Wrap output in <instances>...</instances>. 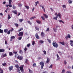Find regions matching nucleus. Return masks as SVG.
Instances as JSON below:
<instances>
[{
	"instance_id": "25",
	"label": "nucleus",
	"mask_w": 73,
	"mask_h": 73,
	"mask_svg": "<svg viewBox=\"0 0 73 73\" xmlns=\"http://www.w3.org/2000/svg\"><path fill=\"white\" fill-rule=\"evenodd\" d=\"M8 31V30L7 29H5L4 30V32L5 33H7Z\"/></svg>"
},
{
	"instance_id": "39",
	"label": "nucleus",
	"mask_w": 73,
	"mask_h": 73,
	"mask_svg": "<svg viewBox=\"0 0 73 73\" xmlns=\"http://www.w3.org/2000/svg\"><path fill=\"white\" fill-rule=\"evenodd\" d=\"M23 20L24 19H21L19 20V21L20 23H21V22H22V21H23Z\"/></svg>"
},
{
	"instance_id": "10",
	"label": "nucleus",
	"mask_w": 73,
	"mask_h": 73,
	"mask_svg": "<svg viewBox=\"0 0 73 73\" xmlns=\"http://www.w3.org/2000/svg\"><path fill=\"white\" fill-rule=\"evenodd\" d=\"M19 69H20V70L21 72H23V66H20L19 67Z\"/></svg>"
},
{
	"instance_id": "41",
	"label": "nucleus",
	"mask_w": 73,
	"mask_h": 73,
	"mask_svg": "<svg viewBox=\"0 0 73 73\" xmlns=\"http://www.w3.org/2000/svg\"><path fill=\"white\" fill-rule=\"evenodd\" d=\"M30 46H31V44L30 43H29L27 44V47H28V48H29Z\"/></svg>"
},
{
	"instance_id": "63",
	"label": "nucleus",
	"mask_w": 73,
	"mask_h": 73,
	"mask_svg": "<svg viewBox=\"0 0 73 73\" xmlns=\"http://www.w3.org/2000/svg\"><path fill=\"white\" fill-rule=\"evenodd\" d=\"M49 28H48L47 29H46V31H49Z\"/></svg>"
},
{
	"instance_id": "14",
	"label": "nucleus",
	"mask_w": 73,
	"mask_h": 73,
	"mask_svg": "<svg viewBox=\"0 0 73 73\" xmlns=\"http://www.w3.org/2000/svg\"><path fill=\"white\" fill-rule=\"evenodd\" d=\"M5 52V49H0V52L1 53V52Z\"/></svg>"
},
{
	"instance_id": "20",
	"label": "nucleus",
	"mask_w": 73,
	"mask_h": 73,
	"mask_svg": "<svg viewBox=\"0 0 73 73\" xmlns=\"http://www.w3.org/2000/svg\"><path fill=\"white\" fill-rule=\"evenodd\" d=\"M36 17L35 16H34L33 17L31 18H30V20H33V19H36Z\"/></svg>"
},
{
	"instance_id": "5",
	"label": "nucleus",
	"mask_w": 73,
	"mask_h": 73,
	"mask_svg": "<svg viewBox=\"0 0 73 73\" xmlns=\"http://www.w3.org/2000/svg\"><path fill=\"white\" fill-rule=\"evenodd\" d=\"M24 35V34L23 33V32H21L19 33V34H18V36L19 37L21 36H23Z\"/></svg>"
},
{
	"instance_id": "6",
	"label": "nucleus",
	"mask_w": 73,
	"mask_h": 73,
	"mask_svg": "<svg viewBox=\"0 0 73 73\" xmlns=\"http://www.w3.org/2000/svg\"><path fill=\"white\" fill-rule=\"evenodd\" d=\"M35 37L37 39H40V36L38 35V34L36 33L35 34Z\"/></svg>"
},
{
	"instance_id": "40",
	"label": "nucleus",
	"mask_w": 73,
	"mask_h": 73,
	"mask_svg": "<svg viewBox=\"0 0 73 73\" xmlns=\"http://www.w3.org/2000/svg\"><path fill=\"white\" fill-rule=\"evenodd\" d=\"M37 4H39V1H37L36 2H35V5L37 6Z\"/></svg>"
},
{
	"instance_id": "27",
	"label": "nucleus",
	"mask_w": 73,
	"mask_h": 73,
	"mask_svg": "<svg viewBox=\"0 0 73 73\" xmlns=\"http://www.w3.org/2000/svg\"><path fill=\"white\" fill-rule=\"evenodd\" d=\"M57 58V60H60V56H59L58 55V54H56Z\"/></svg>"
},
{
	"instance_id": "52",
	"label": "nucleus",
	"mask_w": 73,
	"mask_h": 73,
	"mask_svg": "<svg viewBox=\"0 0 73 73\" xmlns=\"http://www.w3.org/2000/svg\"><path fill=\"white\" fill-rule=\"evenodd\" d=\"M54 29V32H56V31H57V29Z\"/></svg>"
},
{
	"instance_id": "47",
	"label": "nucleus",
	"mask_w": 73,
	"mask_h": 73,
	"mask_svg": "<svg viewBox=\"0 0 73 73\" xmlns=\"http://www.w3.org/2000/svg\"><path fill=\"white\" fill-rule=\"evenodd\" d=\"M19 53L20 54H23V51L22 50H20L19 51Z\"/></svg>"
},
{
	"instance_id": "49",
	"label": "nucleus",
	"mask_w": 73,
	"mask_h": 73,
	"mask_svg": "<svg viewBox=\"0 0 73 73\" xmlns=\"http://www.w3.org/2000/svg\"><path fill=\"white\" fill-rule=\"evenodd\" d=\"M41 18L43 20H45V18H44V17H41Z\"/></svg>"
},
{
	"instance_id": "34",
	"label": "nucleus",
	"mask_w": 73,
	"mask_h": 73,
	"mask_svg": "<svg viewBox=\"0 0 73 73\" xmlns=\"http://www.w3.org/2000/svg\"><path fill=\"white\" fill-rule=\"evenodd\" d=\"M68 3L69 4H72V0H69Z\"/></svg>"
},
{
	"instance_id": "26",
	"label": "nucleus",
	"mask_w": 73,
	"mask_h": 73,
	"mask_svg": "<svg viewBox=\"0 0 73 73\" xmlns=\"http://www.w3.org/2000/svg\"><path fill=\"white\" fill-rule=\"evenodd\" d=\"M36 23H37L38 24H41V21L37 20L36 21Z\"/></svg>"
},
{
	"instance_id": "59",
	"label": "nucleus",
	"mask_w": 73,
	"mask_h": 73,
	"mask_svg": "<svg viewBox=\"0 0 73 73\" xmlns=\"http://www.w3.org/2000/svg\"><path fill=\"white\" fill-rule=\"evenodd\" d=\"M17 52H13V53H14V54H17Z\"/></svg>"
},
{
	"instance_id": "43",
	"label": "nucleus",
	"mask_w": 73,
	"mask_h": 73,
	"mask_svg": "<svg viewBox=\"0 0 73 73\" xmlns=\"http://www.w3.org/2000/svg\"><path fill=\"white\" fill-rule=\"evenodd\" d=\"M42 9H43L44 11V12H45V8H44V6H42Z\"/></svg>"
},
{
	"instance_id": "1",
	"label": "nucleus",
	"mask_w": 73,
	"mask_h": 73,
	"mask_svg": "<svg viewBox=\"0 0 73 73\" xmlns=\"http://www.w3.org/2000/svg\"><path fill=\"white\" fill-rule=\"evenodd\" d=\"M52 45L54 46L55 48H57L58 46V45L57 43H56L55 42H53L52 43Z\"/></svg>"
},
{
	"instance_id": "24",
	"label": "nucleus",
	"mask_w": 73,
	"mask_h": 73,
	"mask_svg": "<svg viewBox=\"0 0 73 73\" xmlns=\"http://www.w3.org/2000/svg\"><path fill=\"white\" fill-rule=\"evenodd\" d=\"M0 70L1 71V72H0V73H3V72H4L3 70V69H2L1 68H0Z\"/></svg>"
},
{
	"instance_id": "13",
	"label": "nucleus",
	"mask_w": 73,
	"mask_h": 73,
	"mask_svg": "<svg viewBox=\"0 0 73 73\" xmlns=\"http://www.w3.org/2000/svg\"><path fill=\"white\" fill-rule=\"evenodd\" d=\"M57 15L58 16L59 18L60 19H61V14L60 13H58Z\"/></svg>"
},
{
	"instance_id": "7",
	"label": "nucleus",
	"mask_w": 73,
	"mask_h": 73,
	"mask_svg": "<svg viewBox=\"0 0 73 73\" xmlns=\"http://www.w3.org/2000/svg\"><path fill=\"white\" fill-rule=\"evenodd\" d=\"M68 36H66V37H65V38L66 39V40H67V39H68V38H70V34H68Z\"/></svg>"
},
{
	"instance_id": "60",
	"label": "nucleus",
	"mask_w": 73,
	"mask_h": 73,
	"mask_svg": "<svg viewBox=\"0 0 73 73\" xmlns=\"http://www.w3.org/2000/svg\"><path fill=\"white\" fill-rule=\"evenodd\" d=\"M66 60H64V64H65V65H66Z\"/></svg>"
},
{
	"instance_id": "45",
	"label": "nucleus",
	"mask_w": 73,
	"mask_h": 73,
	"mask_svg": "<svg viewBox=\"0 0 73 73\" xmlns=\"http://www.w3.org/2000/svg\"><path fill=\"white\" fill-rule=\"evenodd\" d=\"M35 44V41H33L32 42V45H34Z\"/></svg>"
},
{
	"instance_id": "58",
	"label": "nucleus",
	"mask_w": 73,
	"mask_h": 73,
	"mask_svg": "<svg viewBox=\"0 0 73 73\" xmlns=\"http://www.w3.org/2000/svg\"><path fill=\"white\" fill-rule=\"evenodd\" d=\"M8 6L9 7H12V6L11 5H8Z\"/></svg>"
},
{
	"instance_id": "54",
	"label": "nucleus",
	"mask_w": 73,
	"mask_h": 73,
	"mask_svg": "<svg viewBox=\"0 0 73 73\" xmlns=\"http://www.w3.org/2000/svg\"><path fill=\"white\" fill-rule=\"evenodd\" d=\"M62 7H63V8H66V6L65 5H63L62 6Z\"/></svg>"
},
{
	"instance_id": "16",
	"label": "nucleus",
	"mask_w": 73,
	"mask_h": 73,
	"mask_svg": "<svg viewBox=\"0 0 73 73\" xmlns=\"http://www.w3.org/2000/svg\"><path fill=\"white\" fill-rule=\"evenodd\" d=\"M70 45H71V46H73V41L71 40H70Z\"/></svg>"
},
{
	"instance_id": "57",
	"label": "nucleus",
	"mask_w": 73,
	"mask_h": 73,
	"mask_svg": "<svg viewBox=\"0 0 73 73\" xmlns=\"http://www.w3.org/2000/svg\"><path fill=\"white\" fill-rule=\"evenodd\" d=\"M52 66H53V65L51 64L49 67L50 68H52Z\"/></svg>"
},
{
	"instance_id": "29",
	"label": "nucleus",
	"mask_w": 73,
	"mask_h": 73,
	"mask_svg": "<svg viewBox=\"0 0 73 73\" xmlns=\"http://www.w3.org/2000/svg\"><path fill=\"white\" fill-rule=\"evenodd\" d=\"M27 23H28V24H30V25H32V22H31V21H27Z\"/></svg>"
},
{
	"instance_id": "36",
	"label": "nucleus",
	"mask_w": 73,
	"mask_h": 73,
	"mask_svg": "<svg viewBox=\"0 0 73 73\" xmlns=\"http://www.w3.org/2000/svg\"><path fill=\"white\" fill-rule=\"evenodd\" d=\"M11 17L10 16V15H8V19L9 20V19H11Z\"/></svg>"
},
{
	"instance_id": "53",
	"label": "nucleus",
	"mask_w": 73,
	"mask_h": 73,
	"mask_svg": "<svg viewBox=\"0 0 73 73\" xmlns=\"http://www.w3.org/2000/svg\"><path fill=\"white\" fill-rule=\"evenodd\" d=\"M65 70H64V69H63L62 71V73H65Z\"/></svg>"
},
{
	"instance_id": "64",
	"label": "nucleus",
	"mask_w": 73,
	"mask_h": 73,
	"mask_svg": "<svg viewBox=\"0 0 73 73\" xmlns=\"http://www.w3.org/2000/svg\"><path fill=\"white\" fill-rule=\"evenodd\" d=\"M42 73H47V72L46 71H44L42 72Z\"/></svg>"
},
{
	"instance_id": "30",
	"label": "nucleus",
	"mask_w": 73,
	"mask_h": 73,
	"mask_svg": "<svg viewBox=\"0 0 73 73\" xmlns=\"http://www.w3.org/2000/svg\"><path fill=\"white\" fill-rule=\"evenodd\" d=\"M3 30H1V29H0V33H3Z\"/></svg>"
},
{
	"instance_id": "28",
	"label": "nucleus",
	"mask_w": 73,
	"mask_h": 73,
	"mask_svg": "<svg viewBox=\"0 0 73 73\" xmlns=\"http://www.w3.org/2000/svg\"><path fill=\"white\" fill-rule=\"evenodd\" d=\"M16 8V7H15V5H13V9H15Z\"/></svg>"
},
{
	"instance_id": "42",
	"label": "nucleus",
	"mask_w": 73,
	"mask_h": 73,
	"mask_svg": "<svg viewBox=\"0 0 73 73\" xmlns=\"http://www.w3.org/2000/svg\"><path fill=\"white\" fill-rule=\"evenodd\" d=\"M59 23H64V22L62 21V20H59Z\"/></svg>"
},
{
	"instance_id": "9",
	"label": "nucleus",
	"mask_w": 73,
	"mask_h": 73,
	"mask_svg": "<svg viewBox=\"0 0 73 73\" xmlns=\"http://www.w3.org/2000/svg\"><path fill=\"white\" fill-rule=\"evenodd\" d=\"M40 35L42 37H45V33L44 32H42Z\"/></svg>"
},
{
	"instance_id": "11",
	"label": "nucleus",
	"mask_w": 73,
	"mask_h": 73,
	"mask_svg": "<svg viewBox=\"0 0 73 73\" xmlns=\"http://www.w3.org/2000/svg\"><path fill=\"white\" fill-rule=\"evenodd\" d=\"M50 62V58H47L46 61V63H49Z\"/></svg>"
},
{
	"instance_id": "44",
	"label": "nucleus",
	"mask_w": 73,
	"mask_h": 73,
	"mask_svg": "<svg viewBox=\"0 0 73 73\" xmlns=\"http://www.w3.org/2000/svg\"><path fill=\"white\" fill-rule=\"evenodd\" d=\"M25 7L27 9H29V7L28 6H25Z\"/></svg>"
},
{
	"instance_id": "8",
	"label": "nucleus",
	"mask_w": 73,
	"mask_h": 73,
	"mask_svg": "<svg viewBox=\"0 0 73 73\" xmlns=\"http://www.w3.org/2000/svg\"><path fill=\"white\" fill-rule=\"evenodd\" d=\"M13 66H11L9 67V71H11L13 69Z\"/></svg>"
},
{
	"instance_id": "50",
	"label": "nucleus",
	"mask_w": 73,
	"mask_h": 73,
	"mask_svg": "<svg viewBox=\"0 0 73 73\" xmlns=\"http://www.w3.org/2000/svg\"><path fill=\"white\" fill-rule=\"evenodd\" d=\"M22 38V37L21 36L19 37L18 40H21Z\"/></svg>"
},
{
	"instance_id": "38",
	"label": "nucleus",
	"mask_w": 73,
	"mask_h": 73,
	"mask_svg": "<svg viewBox=\"0 0 73 73\" xmlns=\"http://www.w3.org/2000/svg\"><path fill=\"white\" fill-rule=\"evenodd\" d=\"M3 66H4L7 65V63H3L2 64Z\"/></svg>"
},
{
	"instance_id": "4",
	"label": "nucleus",
	"mask_w": 73,
	"mask_h": 73,
	"mask_svg": "<svg viewBox=\"0 0 73 73\" xmlns=\"http://www.w3.org/2000/svg\"><path fill=\"white\" fill-rule=\"evenodd\" d=\"M55 15L56 16V17H54L53 18V20H57V18H58V15L57 13H56L55 14Z\"/></svg>"
},
{
	"instance_id": "18",
	"label": "nucleus",
	"mask_w": 73,
	"mask_h": 73,
	"mask_svg": "<svg viewBox=\"0 0 73 73\" xmlns=\"http://www.w3.org/2000/svg\"><path fill=\"white\" fill-rule=\"evenodd\" d=\"M23 28H21V29H19L18 30V32H20L21 31H23Z\"/></svg>"
},
{
	"instance_id": "55",
	"label": "nucleus",
	"mask_w": 73,
	"mask_h": 73,
	"mask_svg": "<svg viewBox=\"0 0 73 73\" xmlns=\"http://www.w3.org/2000/svg\"><path fill=\"white\" fill-rule=\"evenodd\" d=\"M33 67H34V66H36V63H34L33 64Z\"/></svg>"
},
{
	"instance_id": "33",
	"label": "nucleus",
	"mask_w": 73,
	"mask_h": 73,
	"mask_svg": "<svg viewBox=\"0 0 73 73\" xmlns=\"http://www.w3.org/2000/svg\"><path fill=\"white\" fill-rule=\"evenodd\" d=\"M29 73H33V71L32 70H31V69H29Z\"/></svg>"
},
{
	"instance_id": "12",
	"label": "nucleus",
	"mask_w": 73,
	"mask_h": 73,
	"mask_svg": "<svg viewBox=\"0 0 73 73\" xmlns=\"http://www.w3.org/2000/svg\"><path fill=\"white\" fill-rule=\"evenodd\" d=\"M12 12L14 13H15V15H17V11L16 10L13 11Z\"/></svg>"
},
{
	"instance_id": "32",
	"label": "nucleus",
	"mask_w": 73,
	"mask_h": 73,
	"mask_svg": "<svg viewBox=\"0 0 73 73\" xmlns=\"http://www.w3.org/2000/svg\"><path fill=\"white\" fill-rule=\"evenodd\" d=\"M11 2H12V0H9V5H11Z\"/></svg>"
},
{
	"instance_id": "15",
	"label": "nucleus",
	"mask_w": 73,
	"mask_h": 73,
	"mask_svg": "<svg viewBox=\"0 0 73 73\" xmlns=\"http://www.w3.org/2000/svg\"><path fill=\"white\" fill-rule=\"evenodd\" d=\"M43 15L46 18V19H48V15H47L45 14H44Z\"/></svg>"
},
{
	"instance_id": "35",
	"label": "nucleus",
	"mask_w": 73,
	"mask_h": 73,
	"mask_svg": "<svg viewBox=\"0 0 73 73\" xmlns=\"http://www.w3.org/2000/svg\"><path fill=\"white\" fill-rule=\"evenodd\" d=\"M39 42L40 44H43V43H44V41L41 40Z\"/></svg>"
},
{
	"instance_id": "62",
	"label": "nucleus",
	"mask_w": 73,
	"mask_h": 73,
	"mask_svg": "<svg viewBox=\"0 0 73 73\" xmlns=\"http://www.w3.org/2000/svg\"><path fill=\"white\" fill-rule=\"evenodd\" d=\"M5 44H7V41H5Z\"/></svg>"
},
{
	"instance_id": "17",
	"label": "nucleus",
	"mask_w": 73,
	"mask_h": 73,
	"mask_svg": "<svg viewBox=\"0 0 73 73\" xmlns=\"http://www.w3.org/2000/svg\"><path fill=\"white\" fill-rule=\"evenodd\" d=\"M9 55L10 56H13V53L11 52H9Z\"/></svg>"
},
{
	"instance_id": "48",
	"label": "nucleus",
	"mask_w": 73,
	"mask_h": 73,
	"mask_svg": "<svg viewBox=\"0 0 73 73\" xmlns=\"http://www.w3.org/2000/svg\"><path fill=\"white\" fill-rule=\"evenodd\" d=\"M47 41H48V42H49V43H51V40H50L47 39Z\"/></svg>"
},
{
	"instance_id": "22",
	"label": "nucleus",
	"mask_w": 73,
	"mask_h": 73,
	"mask_svg": "<svg viewBox=\"0 0 73 73\" xmlns=\"http://www.w3.org/2000/svg\"><path fill=\"white\" fill-rule=\"evenodd\" d=\"M59 43H60V44L62 45H65V43L64 42H60Z\"/></svg>"
},
{
	"instance_id": "61",
	"label": "nucleus",
	"mask_w": 73,
	"mask_h": 73,
	"mask_svg": "<svg viewBox=\"0 0 73 73\" xmlns=\"http://www.w3.org/2000/svg\"><path fill=\"white\" fill-rule=\"evenodd\" d=\"M66 73H72V72H69V71H67L66 72Z\"/></svg>"
},
{
	"instance_id": "2",
	"label": "nucleus",
	"mask_w": 73,
	"mask_h": 73,
	"mask_svg": "<svg viewBox=\"0 0 73 73\" xmlns=\"http://www.w3.org/2000/svg\"><path fill=\"white\" fill-rule=\"evenodd\" d=\"M40 65L41 66V69H42L44 68V63L42 61L40 63Z\"/></svg>"
},
{
	"instance_id": "23",
	"label": "nucleus",
	"mask_w": 73,
	"mask_h": 73,
	"mask_svg": "<svg viewBox=\"0 0 73 73\" xmlns=\"http://www.w3.org/2000/svg\"><path fill=\"white\" fill-rule=\"evenodd\" d=\"M28 59H26V61L25 62L26 64H29V63H28Z\"/></svg>"
},
{
	"instance_id": "19",
	"label": "nucleus",
	"mask_w": 73,
	"mask_h": 73,
	"mask_svg": "<svg viewBox=\"0 0 73 73\" xmlns=\"http://www.w3.org/2000/svg\"><path fill=\"white\" fill-rule=\"evenodd\" d=\"M7 54L5 53L2 56V57H7Z\"/></svg>"
},
{
	"instance_id": "31",
	"label": "nucleus",
	"mask_w": 73,
	"mask_h": 73,
	"mask_svg": "<svg viewBox=\"0 0 73 73\" xmlns=\"http://www.w3.org/2000/svg\"><path fill=\"white\" fill-rule=\"evenodd\" d=\"M11 33V30H9L7 32V35H9Z\"/></svg>"
},
{
	"instance_id": "21",
	"label": "nucleus",
	"mask_w": 73,
	"mask_h": 73,
	"mask_svg": "<svg viewBox=\"0 0 73 73\" xmlns=\"http://www.w3.org/2000/svg\"><path fill=\"white\" fill-rule=\"evenodd\" d=\"M35 28L36 31H39V28L37 26H35Z\"/></svg>"
},
{
	"instance_id": "37",
	"label": "nucleus",
	"mask_w": 73,
	"mask_h": 73,
	"mask_svg": "<svg viewBox=\"0 0 73 73\" xmlns=\"http://www.w3.org/2000/svg\"><path fill=\"white\" fill-rule=\"evenodd\" d=\"M14 38H15V36H13L11 37V39H14Z\"/></svg>"
},
{
	"instance_id": "51",
	"label": "nucleus",
	"mask_w": 73,
	"mask_h": 73,
	"mask_svg": "<svg viewBox=\"0 0 73 73\" xmlns=\"http://www.w3.org/2000/svg\"><path fill=\"white\" fill-rule=\"evenodd\" d=\"M43 52L44 54H46V51L45 50L43 51Z\"/></svg>"
},
{
	"instance_id": "46",
	"label": "nucleus",
	"mask_w": 73,
	"mask_h": 73,
	"mask_svg": "<svg viewBox=\"0 0 73 73\" xmlns=\"http://www.w3.org/2000/svg\"><path fill=\"white\" fill-rule=\"evenodd\" d=\"M15 25L17 27H19V25L17 23L15 24Z\"/></svg>"
},
{
	"instance_id": "3",
	"label": "nucleus",
	"mask_w": 73,
	"mask_h": 73,
	"mask_svg": "<svg viewBox=\"0 0 73 73\" xmlns=\"http://www.w3.org/2000/svg\"><path fill=\"white\" fill-rule=\"evenodd\" d=\"M17 59H19L20 60H22L23 59V56H20V55H19L17 57Z\"/></svg>"
},
{
	"instance_id": "56",
	"label": "nucleus",
	"mask_w": 73,
	"mask_h": 73,
	"mask_svg": "<svg viewBox=\"0 0 73 73\" xmlns=\"http://www.w3.org/2000/svg\"><path fill=\"white\" fill-rule=\"evenodd\" d=\"M27 48L26 47L24 49L25 52H26L27 51Z\"/></svg>"
}]
</instances>
